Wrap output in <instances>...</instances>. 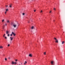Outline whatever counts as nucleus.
<instances>
[{"label":"nucleus","mask_w":65,"mask_h":65,"mask_svg":"<svg viewBox=\"0 0 65 65\" xmlns=\"http://www.w3.org/2000/svg\"><path fill=\"white\" fill-rule=\"evenodd\" d=\"M13 26L14 28H16V27H17V25L15 24H14L13 25Z\"/></svg>","instance_id":"nucleus-1"},{"label":"nucleus","mask_w":65,"mask_h":65,"mask_svg":"<svg viewBox=\"0 0 65 65\" xmlns=\"http://www.w3.org/2000/svg\"><path fill=\"white\" fill-rule=\"evenodd\" d=\"M6 34H8L9 33V31H8V30L6 31Z\"/></svg>","instance_id":"nucleus-2"},{"label":"nucleus","mask_w":65,"mask_h":65,"mask_svg":"<svg viewBox=\"0 0 65 65\" xmlns=\"http://www.w3.org/2000/svg\"><path fill=\"white\" fill-rule=\"evenodd\" d=\"M9 7L10 8H11L12 7V4H11L9 5Z\"/></svg>","instance_id":"nucleus-3"},{"label":"nucleus","mask_w":65,"mask_h":65,"mask_svg":"<svg viewBox=\"0 0 65 65\" xmlns=\"http://www.w3.org/2000/svg\"><path fill=\"white\" fill-rule=\"evenodd\" d=\"M12 35H13L14 36H15V34H14L13 32H12Z\"/></svg>","instance_id":"nucleus-4"},{"label":"nucleus","mask_w":65,"mask_h":65,"mask_svg":"<svg viewBox=\"0 0 65 65\" xmlns=\"http://www.w3.org/2000/svg\"><path fill=\"white\" fill-rule=\"evenodd\" d=\"M12 65H13V64H14V62L13 61H12V63H11Z\"/></svg>","instance_id":"nucleus-5"},{"label":"nucleus","mask_w":65,"mask_h":65,"mask_svg":"<svg viewBox=\"0 0 65 65\" xmlns=\"http://www.w3.org/2000/svg\"><path fill=\"white\" fill-rule=\"evenodd\" d=\"M54 39H55V40H57V42H58V40L57 39H56V38H54Z\"/></svg>","instance_id":"nucleus-6"},{"label":"nucleus","mask_w":65,"mask_h":65,"mask_svg":"<svg viewBox=\"0 0 65 65\" xmlns=\"http://www.w3.org/2000/svg\"><path fill=\"white\" fill-rule=\"evenodd\" d=\"M15 24L14 23H11V25H12V26L13 25H13L14 24Z\"/></svg>","instance_id":"nucleus-7"},{"label":"nucleus","mask_w":65,"mask_h":65,"mask_svg":"<svg viewBox=\"0 0 65 65\" xmlns=\"http://www.w3.org/2000/svg\"><path fill=\"white\" fill-rule=\"evenodd\" d=\"M29 57H32V55L31 54H30L29 55Z\"/></svg>","instance_id":"nucleus-8"},{"label":"nucleus","mask_w":65,"mask_h":65,"mask_svg":"<svg viewBox=\"0 0 65 65\" xmlns=\"http://www.w3.org/2000/svg\"><path fill=\"white\" fill-rule=\"evenodd\" d=\"M7 23H10V21L9 20L7 21Z\"/></svg>","instance_id":"nucleus-9"},{"label":"nucleus","mask_w":65,"mask_h":65,"mask_svg":"<svg viewBox=\"0 0 65 65\" xmlns=\"http://www.w3.org/2000/svg\"><path fill=\"white\" fill-rule=\"evenodd\" d=\"M10 38L11 39V41L12 40V39H13V37H10Z\"/></svg>","instance_id":"nucleus-10"},{"label":"nucleus","mask_w":65,"mask_h":65,"mask_svg":"<svg viewBox=\"0 0 65 65\" xmlns=\"http://www.w3.org/2000/svg\"><path fill=\"white\" fill-rule=\"evenodd\" d=\"M65 42H64V41H63L62 42V44H64V43Z\"/></svg>","instance_id":"nucleus-11"},{"label":"nucleus","mask_w":65,"mask_h":65,"mask_svg":"<svg viewBox=\"0 0 65 65\" xmlns=\"http://www.w3.org/2000/svg\"><path fill=\"white\" fill-rule=\"evenodd\" d=\"M31 29H34V26H32L31 28Z\"/></svg>","instance_id":"nucleus-12"},{"label":"nucleus","mask_w":65,"mask_h":65,"mask_svg":"<svg viewBox=\"0 0 65 65\" xmlns=\"http://www.w3.org/2000/svg\"><path fill=\"white\" fill-rule=\"evenodd\" d=\"M53 63H54V62H53V61H51V64H52V65H53Z\"/></svg>","instance_id":"nucleus-13"},{"label":"nucleus","mask_w":65,"mask_h":65,"mask_svg":"<svg viewBox=\"0 0 65 65\" xmlns=\"http://www.w3.org/2000/svg\"><path fill=\"white\" fill-rule=\"evenodd\" d=\"M0 48H3V47H2V46H0Z\"/></svg>","instance_id":"nucleus-14"},{"label":"nucleus","mask_w":65,"mask_h":65,"mask_svg":"<svg viewBox=\"0 0 65 65\" xmlns=\"http://www.w3.org/2000/svg\"><path fill=\"white\" fill-rule=\"evenodd\" d=\"M27 63V61H25V62L24 63V65H26V63Z\"/></svg>","instance_id":"nucleus-15"},{"label":"nucleus","mask_w":65,"mask_h":65,"mask_svg":"<svg viewBox=\"0 0 65 65\" xmlns=\"http://www.w3.org/2000/svg\"><path fill=\"white\" fill-rule=\"evenodd\" d=\"M44 55H46V52H45L44 53Z\"/></svg>","instance_id":"nucleus-16"},{"label":"nucleus","mask_w":65,"mask_h":65,"mask_svg":"<svg viewBox=\"0 0 65 65\" xmlns=\"http://www.w3.org/2000/svg\"><path fill=\"white\" fill-rule=\"evenodd\" d=\"M9 37V36H10V35L9 34H8V35H7Z\"/></svg>","instance_id":"nucleus-17"},{"label":"nucleus","mask_w":65,"mask_h":65,"mask_svg":"<svg viewBox=\"0 0 65 65\" xmlns=\"http://www.w3.org/2000/svg\"><path fill=\"white\" fill-rule=\"evenodd\" d=\"M8 11V9H7L6 10V11Z\"/></svg>","instance_id":"nucleus-18"},{"label":"nucleus","mask_w":65,"mask_h":65,"mask_svg":"<svg viewBox=\"0 0 65 65\" xmlns=\"http://www.w3.org/2000/svg\"><path fill=\"white\" fill-rule=\"evenodd\" d=\"M43 12V11H42V10H41V11H40L41 13H42V12Z\"/></svg>","instance_id":"nucleus-19"},{"label":"nucleus","mask_w":65,"mask_h":65,"mask_svg":"<svg viewBox=\"0 0 65 65\" xmlns=\"http://www.w3.org/2000/svg\"><path fill=\"white\" fill-rule=\"evenodd\" d=\"M5 39H7V37H5Z\"/></svg>","instance_id":"nucleus-20"},{"label":"nucleus","mask_w":65,"mask_h":65,"mask_svg":"<svg viewBox=\"0 0 65 65\" xmlns=\"http://www.w3.org/2000/svg\"><path fill=\"white\" fill-rule=\"evenodd\" d=\"M23 15H25V13H23L22 14Z\"/></svg>","instance_id":"nucleus-21"},{"label":"nucleus","mask_w":65,"mask_h":65,"mask_svg":"<svg viewBox=\"0 0 65 65\" xmlns=\"http://www.w3.org/2000/svg\"><path fill=\"white\" fill-rule=\"evenodd\" d=\"M4 21V19L2 21V22H3Z\"/></svg>","instance_id":"nucleus-22"},{"label":"nucleus","mask_w":65,"mask_h":65,"mask_svg":"<svg viewBox=\"0 0 65 65\" xmlns=\"http://www.w3.org/2000/svg\"><path fill=\"white\" fill-rule=\"evenodd\" d=\"M5 34L3 35V37H5Z\"/></svg>","instance_id":"nucleus-23"},{"label":"nucleus","mask_w":65,"mask_h":65,"mask_svg":"<svg viewBox=\"0 0 65 65\" xmlns=\"http://www.w3.org/2000/svg\"><path fill=\"white\" fill-rule=\"evenodd\" d=\"M7 58H5V60H6V61H7Z\"/></svg>","instance_id":"nucleus-24"},{"label":"nucleus","mask_w":65,"mask_h":65,"mask_svg":"<svg viewBox=\"0 0 65 65\" xmlns=\"http://www.w3.org/2000/svg\"><path fill=\"white\" fill-rule=\"evenodd\" d=\"M10 46V44H8V46Z\"/></svg>","instance_id":"nucleus-25"},{"label":"nucleus","mask_w":65,"mask_h":65,"mask_svg":"<svg viewBox=\"0 0 65 65\" xmlns=\"http://www.w3.org/2000/svg\"><path fill=\"white\" fill-rule=\"evenodd\" d=\"M6 7H8V5H6Z\"/></svg>","instance_id":"nucleus-26"},{"label":"nucleus","mask_w":65,"mask_h":65,"mask_svg":"<svg viewBox=\"0 0 65 65\" xmlns=\"http://www.w3.org/2000/svg\"><path fill=\"white\" fill-rule=\"evenodd\" d=\"M10 35L11 36H12V34H11Z\"/></svg>","instance_id":"nucleus-27"},{"label":"nucleus","mask_w":65,"mask_h":65,"mask_svg":"<svg viewBox=\"0 0 65 65\" xmlns=\"http://www.w3.org/2000/svg\"><path fill=\"white\" fill-rule=\"evenodd\" d=\"M15 61H16V62H17V61H18V60L16 59Z\"/></svg>","instance_id":"nucleus-28"},{"label":"nucleus","mask_w":65,"mask_h":65,"mask_svg":"<svg viewBox=\"0 0 65 65\" xmlns=\"http://www.w3.org/2000/svg\"><path fill=\"white\" fill-rule=\"evenodd\" d=\"M51 12H52V11H51L49 12V13H51Z\"/></svg>","instance_id":"nucleus-29"},{"label":"nucleus","mask_w":65,"mask_h":65,"mask_svg":"<svg viewBox=\"0 0 65 65\" xmlns=\"http://www.w3.org/2000/svg\"><path fill=\"white\" fill-rule=\"evenodd\" d=\"M6 12H7L6 11L5 12V14H6Z\"/></svg>","instance_id":"nucleus-30"},{"label":"nucleus","mask_w":65,"mask_h":65,"mask_svg":"<svg viewBox=\"0 0 65 65\" xmlns=\"http://www.w3.org/2000/svg\"><path fill=\"white\" fill-rule=\"evenodd\" d=\"M57 41L56 40V41H55V42H57V43H58V42H57Z\"/></svg>","instance_id":"nucleus-31"},{"label":"nucleus","mask_w":65,"mask_h":65,"mask_svg":"<svg viewBox=\"0 0 65 65\" xmlns=\"http://www.w3.org/2000/svg\"><path fill=\"white\" fill-rule=\"evenodd\" d=\"M3 29H4V27H3Z\"/></svg>","instance_id":"nucleus-32"},{"label":"nucleus","mask_w":65,"mask_h":65,"mask_svg":"<svg viewBox=\"0 0 65 65\" xmlns=\"http://www.w3.org/2000/svg\"><path fill=\"white\" fill-rule=\"evenodd\" d=\"M17 62H14V64H17Z\"/></svg>","instance_id":"nucleus-33"},{"label":"nucleus","mask_w":65,"mask_h":65,"mask_svg":"<svg viewBox=\"0 0 65 65\" xmlns=\"http://www.w3.org/2000/svg\"><path fill=\"white\" fill-rule=\"evenodd\" d=\"M36 11V10H34V12H35Z\"/></svg>","instance_id":"nucleus-34"},{"label":"nucleus","mask_w":65,"mask_h":65,"mask_svg":"<svg viewBox=\"0 0 65 65\" xmlns=\"http://www.w3.org/2000/svg\"><path fill=\"white\" fill-rule=\"evenodd\" d=\"M8 59H10V57H9L8 58Z\"/></svg>","instance_id":"nucleus-35"},{"label":"nucleus","mask_w":65,"mask_h":65,"mask_svg":"<svg viewBox=\"0 0 65 65\" xmlns=\"http://www.w3.org/2000/svg\"><path fill=\"white\" fill-rule=\"evenodd\" d=\"M54 10H56V9H55V8H54Z\"/></svg>","instance_id":"nucleus-36"},{"label":"nucleus","mask_w":65,"mask_h":65,"mask_svg":"<svg viewBox=\"0 0 65 65\" xmlns=\"http://www.w3.org/2000/svg\"><path fill=\"white\" fill-rule=\"evenodd\" d=\"M5 25L6 26V25H7V24H5Z\"/></svg>","instance_id":"nucleus-37"},{"label":"nucleus","mask_w":65,"mask_h":65,"mask_svg":"<svg viewBox=\"0 0 65 65\" xmlns=\"http://www.w3.org/2000/svg\"><path fill=\"white\" fill-rule=\"evenodd\" d=\"M33 0H32V1H33Z\"/></svg>","instance_id":"nucleus-38"},{"label":"nucleus","mask_w":65,"mask_h":65,"mask_svg":"<svg viewBox=\"0 0 65 65\" xmlns=\"http://www.w3.org/2000/svg\"><path fill=\"white\" fill-rule=\"evenodd\" d=\"M54 21H55V20H54Z\"/></svg>","instance_id":"nucleus-39"},{"label":"nucleus","mask_w":65,"mask_h":65,"mask_svg":"<svg viewBox=\"0 0 65 65\" xmlns=\"http://www.w3.org/2000/svg\"><path fill=\"white\" fill-rule=\"evenodd\" d=\"M21 64H22V63H21Z\"/></svg>","instance_id":"nucleus-40"},{"label":"nucleus","mask_w":65,"mask_h":65,"mask_svg":"<svg viewBox=\"0 0 65 65\" xmlns=\"http://www.w3.org/2000/svg\"><path fill=\"white\" fill-rule=\"evenodd\" d=\"M19 65H20L19 64Z\"/></svg>","instance_id":"nucleus-41"}]
</instances>
